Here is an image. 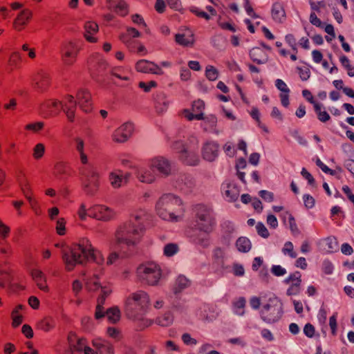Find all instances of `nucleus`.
I'll return each instance as SVG.
<instances>
[{"mask_svg":"<svg viewBox=\"0 0 354 354\" xmlns=\"http://www.w3.org/2000/svg\"><path fill=\"white\" fill-rule=\"evenodd\" d=\"M216 227V214L212 207L199 203L192 207L188 232L197 231L200 233L194 236V241L196 243L203 247L207 246L209 241V236Z\"/></svg>","mask_w":354,"mask_h":354,"instance_id":"1","label":"nucleus"},{"mask_svg":"<svg viewBox=\"0 0 354 354\" xmlns=\"http://www.w3.org/2000/svg\"><path fill=\"white\" fill-rule=\"evenodd\" d=\"M62 259L66 271L73 270L77 265H82L89 260L102 264L104 258L87 238H82L78 243L72 244L62 252Z\"/></svg>","mask_w":354,"mask_h":354,"instance_id":"2","label":"nucleus"},{"mask_svg":"<svg viewBox=\"0 0 354 354\" xmlns=\"http://www.w3.org/2000/svg\"><path fill=\"white\" fill-rule=\"evenodd\" d=\"M158 214L164 220L177 221L184 212L181 200L172 194L163 195L157 203Z\"/></svg>","mask_w":354,"mask_h":354,"instance_id":"3","label":"nucleus"},{"mask_svg":"<svg viewBox=\"0 0 354 354\" xmlns=\"http://www.w3.org/2000/svg\"><path fill=\"white\" fill-rule=\"evenodd\" d=\"M149 304V295L143 290H138L127 297L124 311L129 318L136 319L145 314Z\"/></svg>","mask_w":354,"mask_h":354,"instance_id":"4","label":"nucleus"},{"mask_svg":"<svg viewBox=\"0 0 354 354\" xmlns=\"http://www.w3.org/2000/svg\"><path fill=\"white\" fill-rule=\"evenodd\" d=\"M145 232V227L126 222L118 228L116 238L119 243L135 246L141 241Z\"/></svg>","mask_w":354,"mask_h":354,"instance_id":"5","label":"nucleus"},{"mask_svg":"<svg viewBox=\"0 0 354 354\" xmlns=\"http://www.w3.org/2000/svg\"><path fill=\"white\" fill-rule=\"evenodd\" d=\"M172 147L178 153V158L183 164L196 166L199 163L197 142L183 143L181 141H176L173 143Z\"/></svg>","mask_w":354,"mask_h":354,"instance_id":"6","label":"nucleus"},{"mask_svg":"<svg viewBox=\"0 0 354 354\" xmlns=\"http://www.w3.org/2000/svg\"><path fill=\"white\" fill-rule=\"evenodd\" d=\"M139 279L149 286L156 285L162 276V270L159 265L149 261L140 264L136 270Z\"/></svg>","mask_w":354,"mask_h":354,"instance_id":"7","label":"nucleus"},{"mask_svg":"<svg viewBox=\"0 0 354 354\" xmlns=\"http://www.w3.org/2000/svg\"><path fill=\"white\" fill-rule=\"evenodd\" d=\"M81 50L82 45L78 41L70 40L62 43L60 53L63 64L68 66L75 64Z\"/></svg>","mask_w":354,"mask_h":354,"instance_id":"8","label":"nucleus"},{"mask_svg":"<svg viewBox=\"0 0 354 354\" xmlns=\"http://www.w3.org/2000/svg\"><path fill=\"white\" fill-rule=\"evenodd\" d=\"M52 84L49 72L44 69L37 71L32 75V86L38 93L46 92Z\"/></svg>","mask_w":354,"mask_h":354,"instance_id":"9","label":"nucleus"},{"mask_svg":"<svg viewBox=\"0 0 354 354\" xmlns=\"http://www.w3.org/2000/svg\"><path fill=\"white\" fill-rule=\"evenodd\" d=\"M81 180L84 190L88 194L95 193L100 185V175L93 169L81 171Z\"/></svg>","mask_w":354,"mask_h":354,"instance_id":"10","label":"nucleus"},{"mask_svg":"<svg viewBox=\"0 0 354 354\" xmlns=\"http://www.w3.org/2000/svg\"><path fill=\"white\" fill-rule=\"evenodd\" d=\"M261 316L266 322H275L281 316V307L270 299L269 303L263 306L261 310Z\"/></svg>","mask_w":354,"mask_h":354,"instance_id":"11","label":"nucleus"},{"mask_svg":"<svg viewBox=\"0 0 354 354\" xmlns=\"http://www.w3.org/2000/svg\"><path fill=\"white\" fill-rule=\"evenodd\" d=\"M88 216L100 221H109L111 219L114 213L113 211L103 205H95L88 209Z\"/></svg>","mask_w":354,"mask_h":354,"instance_id":"12","label":"nucleus"},{"mask_svg":"<svg viewBox=\"0 0 354 354\" xmlns=\"http://www.w3.org/2000/svg\"><path fill=\"white\" fill-rule=\"evenodd\" d=\"M301 273L295 271L290 273L289 276L284 280V283L288 285L286 294L288 296L297 295L300 292L301 288Z\"/></svg>","mask_w":354,"mask_h":354,"instance_id":"13","label":"nucleus"},{"mask_svg":"<svg viewBox=\"0 0 354 354\" xmlns=\"http://www.w3.org/2000/svg\"><path fill=\"white\" fill-rule=\"evenodd\" d=\"M133 125L130 122H126L117 128L112 134V140L116 143L125 142L132 135Z\"/></svg>","mask_w":354,"mask_h":354,"instance_id":"14","label":"nucleus"},{"mask_svg":"<svg viewBox=\"0 0 354 354\" xmlns=\"http://www.w3.org/2000/svg\"><path fill=\"white\" fill-rule=\"evenodd\" d=\"M135 68L138 72L151 73L155 75H163L164 71L156 63L147 59H140L136 64Z\"/></svg>","mask_w":354,"mask_h":354,"instance_id":"15","label":"nucleus"},{"mask_svg":"<svg viewBox=\"0 0 354 354\" xmlns=\"http://www.w3.org/2000/svg\"><path fill=\"white\" fill-rule=\"evenodd\" d=\"M77 103L85 113L93 110V101L91 93L86 89H80L76 94Z\"/></svg>","mask_w":354,"mask_h":354,"instance_id":"16","label":"nucleus"},{"mask_svg":"<svg viewBox=\"0 0 354 354\" xmlns=\"http://www.w3.org/2000/svg\"><path fill=\"white\" fill-rule=\"evenodd\" d=\"M150 168L151 170H157L163 175H169L171 171V164L168 160L162 156L155 157L150 160Z\"/></svg>","mask_w":354,"mask_h":354,"instance_id":"17","label":"nucleus"},{"mask_svg":"<svg viewBox=\"0 0 354 354\" xmlns=\"http://www.w3.org/2000/svg\"><path fill=\"white\" fill-rule=\"evenodd\" d=\"M93 346L98 351V354H115L113 345L108 340L97 337L92 340Z\"/></svg>","mask_w":354,"mask_h":354,"instance_id":"18","label":"nucleus"},{"mask_svg":"<svg viewBox=\"0 0 354 354\" xmlns=\"http://www.w3.org/2000/svg\"><path fill=\"white\" fill-rule=\"evenodd\" d=\"M106 6L109 10L121 17H125L129 13V6L124 0H106Z\"/></svg>","mask_w":354,"mask_h":354,"instance_id":"19","label":"nucleus"},{"mask_svg":"<svg viewBox=\"0 0 354 354\" xmlns=\"http://www.w3.org/2000/svg\"><path fill=\"white\" fill-rule=\"evenodd\" d=\"M62 107V102L55 99L47 100L41 106L42 111H46L49 115H57Z\"/></svg>","mask_w":354,"mask_h":354,"instance_id":"20","label":"nucleus"},{"mask_svg":"<svg viewBox=\"0 0 354 354\" xmlns=\"http://www.w3.org/2000/svg\"><path fill=\"white\" fill-rule=\"evenodd\" d=\"M218 146L214 142H207L202 148V155L205 160H214L218 155Z\"/></svg>","mask_w":354,"mask_h":354,"instance_id":"21","label":"nucleus"},{"mask_svg":"<svg viewBox=\"0 0 354 354\" xmlns=\"http://www.w3.org/2000/svg\"><path fill=\"white\" fill-rule=\"evenodd\" d=\"M32 17L30 10L26 9L22 10L17 17L13 22V27L17 31L22 30Z\"/></svg>","mask_w":354,"mask_h":354,"instance_id":"22","label":"nucleus"},{"mask_svg":"<svg viewBox=\"0 0 354 354\" xmlns=\"http://www.w3.org/2000/svg\"><path fill=\"white\" fill-rule=\"evenodd\" d=\"M275 86L281 91L279 97L281 104L284 107H288L290 104L289 94L290 91L287 84L282 80L277 79L275 80Z\"/></svg>","mask_w":354,"mask_h":354,"instance_id":"23","label":"nucleus"},{"mask_svg":"<svg viewBox=\"0 0 354 354\" xmlns=\"http://www.w3.org/2000/svg\"><path fill=\"white\" fill-rule=\"evenodd\" d=\"M68 341L71 348L75 351H82L86 346V339L83 337L79 338L74 332H70L68 333Z\"/></svg>","mask_w":354,"mask_h":354,"instance_id":"24","label":"nucleus"},{"mask_svg":"<svg viewBox=\"0 0 354 354\" xmlns=\"http://www.w3.org/2000/svg\"><path fill=\"white\" fill-rule=\"evenodd\" d=\"M251 59L257 64H263L268 62V55L265 49L261 47H254L250 51Z\"/></svg>","mask_w":354,"mask_h":354,"instance_id":"25","label":"nucleus"},{"mask_svg":"<svg viewBox=\"0 0 354 354\" xmlns=\"http://www.w3.org/2000/svg\"><path fill=\"white\" fill-rule=\"evenodd\" d=\"M129 175H123L120 171H112L109 175V180L113 188H119L127 183Z\"/></svg>","mask_w":354,"mask_h":354,"instance_id":"26","label":"nucleus"},{"mask_svg":"<svg viewBox=\"0 0 354 354\" xmlns=\"http://www.w3.org/2000/svg\"><path fill=\"white\" fill-rule=\"evenodd\" d=\"M32 279L35 281L37 287L42 291L48 292L49 288L46 283V278L44 272L39 269H32L31 271Z\"/></svg>","mask_w":354,"mask_h":354,"instance_id":"27","label":"nucleus"},{"mask_svg":"<svg viewBox=\"0 0 354 354\" xmlns=\"http://www.w3.org/2000/svg\"><path fill=\"white\" fill-rule=\"evenodd\" d=\"M149 218V215L145 209H138L135 210L131 215L128 223H133V225H139L145 227V223Z\"/></svg>","mask_w":354,"mask_h":354,"instance_id":"28","label":"nucleus"},{"mask_svg":"<svg viewBox=\"0 0 354 354\" xmlns=\"http://www.w3.org/2000/svg\"><path fill=\"white\" fill-rule=\"evenodd\" d=\"M84 37L86 40L91 43H95L97 38L94 37L98 32V25L93 21H88L84 24Z\"/></svg>","mask_w":354,"mask_h":354,"instance_id":"29","label":"nucleus"},{"mask_svg":"<svg viewBox=\"0 0 354 354\" xmlns=\"http://www.w3.org/2000/svg\"><path fill=\"white\" fill-rule=\"evenodd\" d=\"M111 290L106 288L102 289V295L100 296L97 299V304L95 308V317L98 319L102 318L105 315V313L104 312L103 305L104 304L105 299L106 296H108L111 293Z\"/></svg>","mask_w":354,"mask_h":354,"instance_id":"30","label":"nucleus"},{"mask_svg":"<svg viewBox=\"0 0 354 354\" xmlns=\"http://www.w3.org/2000/svg\"><path fill=\"white\" fill-rule=\"evenodd\" d=\"M191 284L190 281L183 275L178 276L175 280L172 290L175 295L180 293L183 290L188 288Z\"/></svg>","mask_w":354,"mask_h":354,"instance_id":"31","label":"nucleus"},{"mask_svg":"<svg viewBox=\"0 0 354 354\" xmlns=\"http://www.w3.org/2000/svg\"><path fill=\"white\" fill-rule=\"evenodd\" d=\"M271 15L272 19L277 22H282L286 19V12L281 3L276 2L273 4Z\"/></svg>","mask_w":354,"mask_h":354,"instance_id":"32","label":"nucleus"},{"mask_svg":"<svg viewBox=\"0 0 354 354\" xmlns=\"http://www.w3.org/2000/svg\"><path fill=\"white\" fill-rule=\"evenodd\" d=\"M25 306L22 304L17 305L11 312L12 326L17 328L23 322V315L21 311Z\"/></svg>","mask_w":354,"mask_h":354,"instance_id":"33","label":"nucleus"},{"mask_svg":"<svg viewBox=\"0 0 354 354\" xmlns=\"http://www.w3.org/2000/svg\"><path fill=\"white\" fill-rule=\"evenodd\" d=\"M53 172L55 176H68L73 174L71 167L64 162H58L54 165Z\"/></svg>","mask_w":354,"mask_h":354,"instance_id":"34","label":"nucleus"},{"mask_svg":"<svg viewBox=\"0 0 354 354\" xmlns=\"http://www.w3.org/2000/svg\"><path fill=\"white\" fill-rule=\"evenodd\" d=\"M55 326L54 319L50 317H46L37 324V328L44 332H48Z\"/></svg>","mask_w":354,"mask_h":354,"instance_id":"35","label":"nucleus"},{"mask_svg":"<svg viewBox=\"0 0 354 354\" xmlns=\"http://www.w3.org/2000/svg\"><path fill=\"white\" fill-rule=\"evenodd\" d=\"M175 41L179 45L185 47L192 46L195 41L193 35L186 36L185 34H176Z\"/></svg>","mask_w":354,"mask_h":354,"instance_id":"36","label":"nucleus"},{"mask_svg":"<svg viewBox=\"0 0 354 354\" xmlns=\"http://www.w3.org/2000/svg\"><path fill=\"white\" fill-rule=\"evenodd\" d=\"M18 180L21 189L26 198L33 195L30 183H29L26 176H22L21 177H19Z\"/></svg>","mask_w":354,"mask_h":354,"instance_id":"37","label":"nucleus"},{"mask_svg":"<svg viewBox=\"0 0 354 354\" xmlns=\"http://www.w3.org/2000/svg\"><path fill=\"white\" fill-rule=\"evenodd\" d=\"M236 247L241 252H248L252 248V243L249 239L245 236L239 237L236 241Z\"/></svg>","mask_w":354,"mask_h":354,"instance_id":"38","label":"nucleus"},{"mask_svg":"<svg viewBox=\"0 0 354 354\" xmlns=\"http://www.w3.org/2000/svg\"><path fill=\"white\" fill-rule=\"evenodd\" d=\"M217 24L218 26L224 30H229L232 32H235L236 31V25L232 22V19H229V21H225L222 16H218L217 19Z\"/></svg>","mask_w":354,"mask_h":354,"instance_id":"39","label":"nucleus"},{"mask_svg":"<svg viewBox=\"0 0 354 354\" xmlns=\"http://www.w3.org/2000/svg\"><path fill=\"white\" fill-rule=\"evenodd\" d=\"M75 142L76 144V150L80 153V161L83 165H86L88 163V157L86 154L84 153V142L82 138H76L75 139Z\"/></svg>","mask_w":354,"mask_h":354,"instance_id":"40","label":"nucleus"},{"mask_svg":"<svg viewBox=\"0 0 354 354\" xmlns=\"http://www.w3.org/2000/svg\"><path fill=\"white\" fill-rule=\"evenodd\" d=\"M246 305V299L243 297L236 299L232 304L234 312L239 315H243L245 313L244 308Z\"/></svg>","mask_w":354,"mask_h":354,"instance_id":"41","label":"nucleus"},{"mask_svg":"<svg viewBox=\"0 0 354 354\" xmlns=\"http://www.w3.org/2000/svg\"><path fill=\"white\" fill-rule=\"evenodd\" d=\"M133 319L135 322V326L138 330H143L145 328L151 326L153 323V320L145 318L143 317V315Z\"/></svg>","mask_w":354,"mask_h":354,"instance_id":"42","label":"nucleus"},{"mask_svg":"<svg viewBox=\"0 0 354 354\" xmlns=\"http://www.w3.org/2000/svg\"><path fill=\"white\" fill-rule=\"evenodd\" d=\"M250 115L256 121L260 129H261L265 133L269 132L268 127L260 120V112L258 108L252 107L250 112Z\"/></svg>","mask_w":354,"mask_h":354,"instance_id":"43","label":"nucleus"},{"mask_svg":"<svg viewBox=\"0 0 354 354\" xmlns=\"http://www.w3.org/2000/svg\"><path fill=\"white\" fill-rule=\"evenodd\" d=\"M106 315L109 322L115 324L120 319V311L118 307H112L106 311Z\"/></svg>","mask_w":354,"mask_h":354,"instance_id":"44","label":"nucleus"},{"mask_svg":"<svg viewBox=\"0 0 354 354\" xmlns=\"http://www.w3.org/2000/svg\"><path fill=\"white\" fill-rule=\"evenodd\" d=\"M313 108L317 115V118L320 122H326L330 120V115L326 111L322 110V104L321 103L319 102Z\"/></svg>","mask_w":354,"mask_h":354,"instance_id":"45","label":"nucleus"},{"mask_svg":"<svg viewBox=\"0 0 354 354\" xmlns=\"http://www.w3.org/2000/svg\"><path fill=\"white\" fill-rule=\"evenodd\" d=\"M140 36V32L134 28H128L127 31L120 36V40L123 43H127V37L136 39Z\"/></svg>","mask_w":354,"mask_h":354,"instance_id":"46","label":"nucleus"},{"mask_svg":"<svg viewBox=\"0 0 354 354\" xmlns=\"http://www.w3.org/2000/svg\"><path fill=\"white\" fill-rule=\"evenodd\" d=\"M21 64V57L19 53L18 52H13L10 55L9 59H8V65L12 68H16L20 66Z\"/></svg>","mask_w":354,"mask_h":354,"instance_id":"47","label":"nucleus"},{"mask_svg":"<svg viewBox=\"0 0 354 354\" xmlns=\"http://www.w3.org/2000/svg\"><path fill=\"white\" fill-rule=\"evenodd\" d=\"M339 62L344 68L347 71V74L350 77L354 76V66H353L348 58L345 55H342L339 57Z\"/></svg>","mask_w":354,"mask_h":354,"instance_id":"48","label":"nucleus"},{"mask_svg":"<svg viewBox=\"0 0 354 354\" xmlns=\"http://www.w3.org/2000/svg\"><path fill=\"white\" fill-rule=\"evenodd\" d=\"M44 127V122H36L32 123L27 124L24 127V129L28 131H30L32 133H36L41 131Z\"/></svg>","mask_w":354,"mask_h":354,"instance_id":"49","label":"nucleus"},{"mask_svg":"<svg viewBox=\"0 0 354 354\" xmlns=\"http://www.w3.org/2000/svg\"><path fill=\"white\" fill-rule=\"evenodd\" d=\"M179 248L176 243H168L165 245L163 252L166 257H170L176 254Z\"/></svg>","mask_w":354,"mask_h":354,"instance_id":"50","label":"nucleus"},{"mask_svg":"<svg viewBox=\"0 0 354 354\" xmlns=\"http://www.w3.org/2000/svg\"><path fill=\"white\" fill-rule=\"evenodd\" d=\"M244 8L247 15L252 19L260 18L259 15L254 11L250 0H244Z\"/></svg>","mask_w":354,"mask_h":354,"instance_id":"51","label":"nucleus"},{"mask_svg":"<svg viewBox=\"0 0 354 354\" xmlns=\"http://www.w3.org/2000/svg\"><path fill=\"white\" fill-rule=\"evenodd\" d=\"M138 178L142 183H151L155 180V175L151 171L138 173Z\"/></svg>","mask_w":354,"mask_h":354,"instance_id":"52","label":"nucleus"},{"mask_svg":"<svg viewBox=\"0 0 354 354\" xmlns=\"http://www.w3.org/2000/svg\"><path fill=\"white\" fill-rule=\"evenodd\" d=\"M205 76L209 81H215L218 77V71L214 66H207L205 69Z\"/></svg>","mask_w":354,"mask_h":354,"instance_id":"53","label":"nucleus"},{"mask_svg":"<svg viewBox=\"0 0 354 354\" xmlns=\"http://www.w3.org/2000/svg\"><path fill=\"white\" fill-rule=\"evenodd\" d=\"M86 286L88 290H89L90 291H96L101 288V285L98 281V278L95 276L88 279Z\"/></svg>","mask_w":354,"mask_h":354,"instance_id":"54","label":"nucleus"},{"mask_svg":"<svg viewBox=\"0 0 354 354\" xmlns=\"http://www.w3.org/2000/svg\"><path fill=\"white\" fill-rule=\"evenodd\" d=\"M282 252L284 254H288L290 257L295 259L297 257V254L294 250V246L292 242L287 241L282 249Z\"/></svg>","mask_w":354,"mask_h":354,"instance_id":"55","label":"nucleus"},{"mask_svg":"<svg viewBox=\"0 0 354 354\" xmlns=\"http://www.w3.org/2000/svg\"><path fill=\"white\" fill-rule=\"evenodd\" d=\"M286 215L288 216V224L292 233L298 234L299 232V230L297 227L294 216L291 213H286L285 216Z\"/></svg>","mask_w":354,"mask_h":354,"instance_id":"56","label":"nucleus"},{"mask_svg":"<svg viewBox=\"0 0 354 354\" xmlns=\"http://www.w3.org/2000/svg\"><path fill=\"white\" fill-rule=\"evenodd\" d=\"M45 152V146L42 143L37 144L33 149L32 156L35 159L39 160L41 158Z\"/></svg>","mask_w":354,"mask_h":354,"instance_id":"57","label":"nucleus"},{"mask_svg":"<svg viewBox=\"0 0 354 354\" xmlns=\"http://www.w3.org/2000/svg\"><path fill=\"white\" fill-rule=\"evenodd\" d=\"M106 334L109 337L116 341H119L122 338L121 331L115 327H108Z\"/></svg>","mask_w":354,"mask_h":354,"instance_id":"58","label":"nucleus"},{"mask_svg":"<svg viewBox=\"0 0 354 354\" xmlns=\"http://www.w3.org/2000/svg\"><path fill=\"white\" fill-rule=\"evenodd\" d=\"M295 51L293 50H287L286 48H280L279 50V54L284 57V58H286L288 57H290V59L292 61V62H295L298 59V56H297V53H295L294 54Z\"/></svg>","mask_w":354,"mask_h":354,"instance_id":"59","label":"nucleus"},{"mask_svg":"<svg viewBox=\"0 0 354 354\" xmlns=\"http://www.w3.org/2000/svg\"><path fill=\"white\" fill-rule=\"evenodd\" d=\"M133 46H134V48H129V50L131 52L140 53V54H142L144 55L147 53V50L146 48L140 42H139L138 41H137L136 39L134 41H133Z\"/></svg>","mask_w":354,"mask_h":354,"instance_id":"60","label":"nucleus"},{"mask_svg":"<svg viewBox=\"0 0 354 354\" xmlns=\"http://www.w3.org/2000/svg\"><path fill=\"white\" fill-rule=\"evenodd\" d=\"M256 230H257V234L260 236H261L264 239H267L269 237L270 232L263 223H261V222L257 223L256 225Z\"/></svg>","mask_w":354,"mask_h":354,"instance_id":"61","label":"nucleus"},{"mask_svg":"<svg viewBox=\"0 0 354 354\" xmlns=\"http://www.w3.org/2000/svg\"><path fill=\"white\" fill-rule=\"evenodd\" d=\"M297 71L303 81H306L310 76V71L307 66L297 67Z\"/></svg>","mask_w":354,"mask_h":354,"instance_id":"62","label":"nucleus"},{"mask_svg":"<svg viewBox=\"0 0 354 354\" xmlns=\"http://www.w3.org/2000/svg\"><path fill=\"white\" fill-rule=\"evenodd\" d=\"M205 109V103L201 100H197L193 102L192 110L195 113H203V111Z\"/></svg>","mask_w":354,"mask_h":354,"instance_id":"63","label":"nucleus"},{"mask_svg":"<svg viewBox=\"0 0 354 354\" xmlns=\"http://www.w3.org/2000/svg\"><path fill=\"white\" fill-rule=\"evenodd\" d=\"M0 253L6 256L12 254L10 245L5 240H0Z\"/></svg>","mask_w":354,"mask_h":354,"instance_id":"64","label":"nucleus"}]
</instances>
